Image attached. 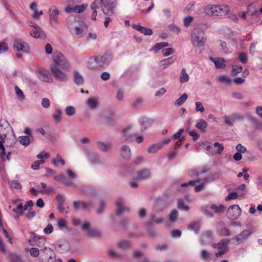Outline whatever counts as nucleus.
<instances>
[{
    "mask_svg": "<svg viewBox=\"0 0 262 262\" xmlns=\"http://www.w3.org/2000/svg\"><path fill=\"white\" fill-rule=\"evenodd\" d=\"M53 61L54 64L51 66L60 67L63 70L69 69V63L67 58L60 52H55L53 55Z\"/></svg>",
    "mask_w": 262,
    "mask_h": 262,
    "instance_id": "f03ea898",
    "label": "nucleus"
},
{
    "mask_svg": "<svg viewBox=\"0 0 262 262\" xmlns=\"http://www.w3.org/2000/svg\"><path fill=\"white\" fill-rule=\"evenodd\" d=\"M13 48L18 52L28 53L29 47L28 44L21 39H16L14 40Z\"/></svg>",
    "mask_w": 262,
    "mask_h": 262,
    "instance_id": "9d476101",
    "label": "nucleus"
},
{
    "mask_svg": "<svg viewBox=\"0 0 262 262\" xmlns=\"http://www.w3.org/2000/svg\"><path fill=\"white\" fill-rule=\"evenodd\" d=\"M246 117L250 121H251L253 124L255 125L259 124V122L258 121V120L255 117H254L251 113H247Z\"/></svg>",
    "mask_w": 262,
    "mask_h": 262,
    "instance_id": "8fccbe9b",
    "label": "nucleus"
},
{
    "mask_svg": "<svg viewBox=\"0 0 262 262\" xmlns=\"http://www.w3.org/2000/svg\"><path fill=\"white\" fill-rule=\"evenodd\" d=\"M91 161L95 164H98L101 163V159L97 154H93L90 157Z\"/></svg>",
    "mask_w": 262,
    "mask_h": 262,
    "instance_id": "de8ad7c7",
    "label": "nucleus"
},
{
    "mask_svg": "<svg viewBox=\"0 0 262 262\" xmlns=\"http://www.w3.org/2000/svg\"><path fill=\"white\" fill-rule=\"evenodd\" d=\"M54 179L56 181L62 182L66 186H70L72 185V183L67 179L66 176L63 174L55 176Z\"/></svg>",
    "mask_w": 262,
    "mask_h": 262,
    "instance_id": "c756f323",
    "label": "nucleus"
},
{
    "mask_svg": "<svg viewBox=\"0 0 262 262\" xmlns=\"http://www.w3.org/2000/svg\"><path fill=\"white\" fill-rule=\"evenodd\" d=\"M212 238V233L210 231H207L204 232L202 236L201 243L203 245L209 244Z\"/></svg>",
    "mask_w": 262,
    "mask_h": 262,
    "instance_id": "5701e85b",
    "label": "nucleus"
},
{
    "mask_svg": "<svg viewBox=\"0 0 262 262\" xmlns=\"http://www.w3.org/2000/svg\"><path fill=\"white\" fill-rule=\"evenodd\" d=\"M117 4V0L104 3L101 6V10L106 16L111 17L115 14L114 8Z\"/></svg>",
    "mask_w": 262,
    "mask_h": 262,
    "instance_id": "423d86ee",
    "label": "nucleus"
},
{
    "mask_svg": "<svg viewBox=\"0 0 262 262\" xmlns=\"http://www.w3.org/2000/svg\"><path fill=\"white\" fill-rule=\"evenodd\" d=\"M56 200L57 202V209L61 212H63L64 210V199L63 196L58 194L56 196Z\"/></svg>",
    "mask_w": 262,
    "mask_h": 262,
    "instance_id": "b1692460",
    "label": "nucleus"
},
{
    "mask_svg": "<svg viewBox=\"0 0 262 262\" xmlns=\"http://www.w3.org/2000/svg\"><path fill=\"white\" fill-rule=\"evenodd\" d=\"M132 27L145 35H151L152 34V31L151 29L142 27L139 25L133 24Z\"/></svg>",
    "mask_w": 262,
    "mask_h": 262,
    "instance_id": "aec40b11",
    "label": "nucleus"
},
{
    "mask_svg": "<svg viewBox=\"0 0 262 262\" xmlns=\"http://www.w3.org/2000/svg\"><path fill=\"white\" fill-rule=\"evenodd\" d=\"M252 233V231L250 230L245 229L233 237L232 240L235 241L236 244L238 245L245 241Z\"/></svg>",
    "mask_w": 262,
    "mask_h": 262,
    "instance_id": "4468645a",
    "label": "nucleus"
},
{
    "mask_svg": "<svg viewBox=\"0 0 262 262\" xmlns=\"http://www.w3.org/2000/svg\"><path fill=\"white\" fill-rule=\"evenodd\" d=\"M151 173L147 168L139 170L136 172V179L140 181H145L150 178Z\"/></svg>",
    "mask_w": 262,
    "mask_h": 262,
    "instance_id": "dca6fc26",
    "label": "nucleus"
},
{
    "mask_svg": "<svg viewBox=\"0 0 262 262\" xmlns=\"http://www.w3.org/2000/svg\"><path fill=\"white\" fill-rule=\"evenodd\" d=\"M99 203L100 206L97 209L96 212L98 214H101L104 211V208L105 207V203L103 200H100Z\"/></svg>",
    "mask_w": 262,
    "mask_h": 262,
    "instance_id": "680f3d73",
    "label": "nucleus"
},
{
    "mask_svg": "<svg viewBox=\"0 0 262 262\" xmlns=\"http://www.w3.org/2000/svg\"><path fill=\"white\" fill-rule=\"evenodd\" d=\"M195 110L196 112H200L203 113L205 111L204 107L203 106L202 103L199 101L196 102L195 103Z\"/></svg>",
    "mask_w": 262,
    "mask_h": 262,
    "instance_id": "052dcab7",
    "label": "nucleus"
},
{
    "mask_svg": "<svg viewBox=\"0 0 262 262\" xmlns=\"http://www.w3.org/2000/svg\"><path fill=\"white\" fill-rule=\"evenodd\" d=\"M201 211L203 213L208 217H212L213 216V213L209 211L207 206H202L201 208Z\"/></svg>",
    "mask_w": 262,
    "mask_h": 262,
    "instance_id": "864d4df0",
    "label": "nucleus"
},
{
    "mask_svg": "<svg viewBox=\"0 0 262 262\" xmlns=\"http://www.w3.org/2000/svg\"><path fill=\"white\" fill-rule=\"evenodd\" d=\"M11 262H24L21 258L16 254H11L10 257Z\"/></svg>",
    "mask_w": 262,
    "mask_h": 262,
    "instance_id": "774afa93",
    "label": "nucleus"
},
{
    "mask_svg": "<svg viewBox=\"0 0 262 262\" xmlns=\"http://www.w3.org/2000/svg\"><path fill=\"white\" fill-rule=\"evenodd\" d=\"M62 111L59 108L56 110V113L53 115V119L56 123H59L61 120Z\"/></svg>",
    "mask_w": 262,
    "mask_h": 262,
    "instance_id": "a18cd8bd",
    "label": "nucleus"
},
{
    "mask_svg": "<svg viewBox=\"0 0 262 262\" xmlns=\"http://www.w3.org/2000/svg\"><path fill=\"white\" fill-rule=\"evenodd\" d=\"M116 205L117 207L116 214L117 216L122 217L124 212L129 213L130 210L128 207L124 206L122 199L119 198L116 202Z\"/></svg>",
    "mask_w": 262,
    "mask_h": 262,
    "instance_id": "f8f14e48",
    "label": "nucleus"
},
{
    "mask_svg": "<svg viewBox=\"0 0 262 262\" xmlns=\"http://www.w3.org/2000/svg\"><path fill=\"white\" fill-rule=\"evenodd\" d=\"M73 79L74 82L77 85H82L84 83V78L83 76L78 71H75L74 72Z\"/></svg>",
    "mask_w": 262,
    "mask_h": 262,
    "instance_id": "a878e982",
    "label": "nucleus"
},
{
    "mask_svg": "<svg viewBox=\"0 0 262 262\" xmlns=\"http://www.w3.org/2000/svg\"><path fill=\"white\" fill-rule=\"evenodd\" d=\"M87 7L86 5H76L73 7V11L77 13L83 12Z\"/></svg>",
    "mask_w": 262,
    "mask_h": 262,
    "instance_id": "c03bdc74",
    "label": "nucleus"
},
{
    "mask_svg": "<svg viewBox=\"0 0 262 262\" xmlns=\"http://www.w3.org/2000/svg\"><path fill=\"white\" fill-rule=\"evenodd\" d=\"M98 102L95 98H89L87 100V104L91 108H95L97 105Z\"/></svg>",
    "mask_w": 262,
    "mask_h": 262,
    "instance_id": "3c124183",
    "label": "nucleus"
},
{
    "mask_svg": "<svg viewBox=\"0 0 262 262\" xmlns=\"http://www.w3.org/2000/svg\"><path fill=\"white\" fill-rule=\"evenodd\" d=\"M88 67L93 70H99L96 56L90 58L88 62Z\"/></svg>",
    "mask_w": 262,
    "mask_h": 262,
    "instance_id": "4be33fe9",
    "label": "nucleus"
},
{
    "mask_svg": "<svg viewBox=\"0 0 262 262\" xmlns=\"http://www.w3.org/2000/svg\"><path fill=\"white\" fill-rule=\"evenodd\" d=\"M178 206V208L182 210L188 211L189 209V206L185 204L184 201L182 199H179Z\"/></svg>",
    "mask_w": 262,
    "mask_h": 262,
    "instance_id": "49530a36",
    "label": "nucleus"
},
{
    "mask_svg": "<svg viewBox=\"0 0 262 262\" xmlns=\"http://www.w3.org/2000/svg\"><path fill=\"white\" fill-rule=\"evenodd\" d=\"M88 235L91 236H97L100 235V232L93 228H90L87 232Z\"/></svg>",
    "mask_w": 262,
    "mask_h": 262,
    "instance_id": "69168bd1",
    "label": "nucleus"
},
{
    "mask_svg": "<svg viewBox=\"0 0 262 262\" xmlns=\"http://www.w3.org/2000/svg\"><path fill=\"white\" fill-rule=\"evenodd\" d=\"M122 138L125 141L131 142L133 139V135L131 134L128 130L124 129L122 132Z\"/></svg>",
    "mask_w": 262,
    "mask_h": 262,
    "instance_id": "c9c22d12",
    "label": "nucleus"
},
{
    "mask_svg": "<svg viewBox=\"0 0 262 262\" xmlns=\"http://www.w3.org/2000/svg\"><path fill=\"white\" fill-rule=\"evenodd\" d=\"M210 209H212L215 213L221 214L225 211L226 208L225 206L223 205L217 206L215 204H213L211 205Z\"/></svg>",
    "mask_w": 262,
    "mask_h": 262,
    "instance_id": "f704fd0d",
    "label": "nucleus"
},
{
    "mask_svg": "<svg viewBox=\"0 0 262 262\" xmlns=\"http://www.w3.org/2000/svg\"><path fill=\"white\" fill-rule=\"evenodd\" d=\"M188 95L186 93H184L180 97L177 99L174 104L175 106H179L182 105L187 100Z\"/></svg>",
    "mask_w": 262,
    "mask_h": 262,
    "instance_id": "58836bf2",
    "label": "nucleus"
},
{
    "mask_svg": "<svg viewBox=\"0 0 262 262\" xmlns=\"http://www.w3.org/2000/svg\"><path fill=\"white\" fill-rule=\"evenodd\" d=\"M33 13L31 17L35 20H39L40 16L43 14V12L42 11H38L37 10L33 11Z\"/></svg>",
    "mask_w": 262,
    "mask_h": 262,
    "instance_id": "0e129e2a",
    "label": "nucleus"
},
{
    "mask_svg": "<svg viewBox=\"0 0 262 262\" xmlns=\"http://www.w3.org/2000/svg\"><path fill=\"white\" fill-rule=\"evenodd\" d=\"M242 210L237 204L231 205L227 212V217L231 220L237 219L241 214Z\"/></svg>",
    "mask_w": 262,
    "mask_h": 262,
    "instance_id": "0eeeda50",
    "label": "nucleus"
},
{
    "mask_svg": "<svg viewBox=\"0 0 262 262\" xmlns=\"http://www.w3.org/2000/svg\"><path fill=\"white\" fill-rule=\"evenodd\" d=\"M225 59L223 58H217L214 61V65L216 69H224L226 67Z\"/></svg>",
    "mask_w": 262,
    "mask_h": 262,
    "instance_id": "4c0bfd02",
    "label": "nucleus"
},
{
    "mask_svg": "<svg viewBox=\"0 0 262 262\" xmlns=\"http://www.w3.org/2000/svg\"><path fill=\"white\" fill-rule=\"evenodd\" d=\"M43 254L41 255L43 262H53L55 259V253L50 248L45 247L43 249Z\"/></svg>",
    "mask_w": 262,
    "mask_h": 262,
    "instance_id": "ddd939ff",
    "label": "nucleus"
},
{
    "mask_svg": "<svg viewBox=\"0 0 262 262\" xmlns=\"http://www.w3.org/2000/svg\"><path fill=\"white\" fill-rule=\"evenodd\" d=\"M121 155L125 159H129L131 156L130 149L129 147L126 145H123L121 147Z\"/></svg>",
    "mask_w": 262,
    "mask_h": 262,
    "instance_id": "393cba45",
    "label": "nucleus"
},
{
    "mask_svg": "<svg viewBox=\"0 0 262 262\" xmlns=\"http://www.w3.org/2000/svg\"><path fill=\"white\" fill-rule=\"evenodd\" d=\"M207 126L208 124L207 122L203 119H199L197 121L195 125V127L200 130H201L202 132H206V129Z\"/></svg>",
    "mask_w": 262,
    "mask_h": 262,
    "instance_id": "bb28decb",
    "label": "nucleus"
},
{
    "mask_svg": "<svg viewBox=\"0 0 262 262\" xmlns=\"http://www.w3.org/2000/svg\"><path fill=\"white\" fill-rule=\"evenodd\" d=\"M9 130L10 127L8 125L4 127L3 125H0V149L2 150L1 156H2L4 160L5 159V148L4 145H3V140L6 138ZM4 142H5V141H4Z\"/></svg>",
    "mask_w": 262,
    "mask_h": 262,
    "instance_id": "39448f33",
    "label": "nucleus"
},
{
    "mask_svg": "<svg viewBox=\"0 0 262 262\" xmlns=\"http://www.w3.org/2000/svg\"><path fill=\"white\" fill-rule=\"evenodd\" d=\"M243 70L242 66H233L231 71V75L233 76H236L237 74L242 72Z\"/></svg>",
    "mask_w": 262,
    "mask_h": 262,
    "instance_id": "6e6d98bb",
    "label": "nucleus"
},
{
    "mask_svg": "<svg viewBox=\"0 0 262 262\" xmlns=\"http://www.w3.org/2000/svg\"><path fill=\"white\" fill-rule=\"evenodd\" d=\"M179 212L176 209H173L168 216V220L170 223H174L177 221Z\"/></svg>",
    "mask_w": 262,
    "mask_h": 262,
    "instance_id": "2f4dec72",
    "label": "nucleus"
},
{
    "mask_svg": "<svg viewBox=\"0 0 262 262\" xmlns=\"http://www.w3.org/2000/svg\"><path fill=\"white\" fill-rule=\"evenodd\" d=\"M18 141L21 145L26 146H28L30 144V139L28 136L19 137Z\"/></svg>",
    "mask_w": 262,
    "mask_h": 262,
    "instance_id": "ea45409f",
    "label": "nucleus"
},
{
    "mask_svg": "<svg viewBox=\"0 0 262 262\" xmlns=\"http://www.w3.org/2000/svg\"><path fill=\"white\" fill-rule=\"evenodd\" d=\"M86 27H85V28ZM84 27L80 25L79 26L75 27L74 29L75 35L77 37H81L83 36L85 33L86 31L84 29Z\"/></svg>",
    "mask_w": 262,
    "mask_h": 262,
    "instance_id": "cd10ccee",
    "label": "nucleus"
},
{
    "mask_svg": "<svg viewBox=\"0 0 262 262\" xmlns=\"http://www.w3.org/2000/svg\"><path fill=\"white\" fill-rule=\"evenodd\" d=\"M133 257L134 258H139V262H149L146 256H144L142 253L140 251H137L134 252L133 254Z\"/></svg>",
    "mask_w": 262,
    "mask_h": 262,
    "instance_id": "e433bc0d",
    "label": "nucleus"
},
{
    "mask_svg": "<svg viewBox=\"0 0 262 262\" xmlns=\"http://www.w3.org/2000/svg\"><path fill=\"white\" fill-rule=\"evenodd\" d=\"M31 36L35 38H45L46 37V32L40 28H35L30 32Z\"/></svg>",
    "mask_w": 262,
    "mask_h": 262,
    "instance_id": "6ab92c4d",
    "label": "nucleus"
},
{
    "mask_svg": "<svg viewBox=\"0 0 262 262\" xmlns=\"http://www.w3.org/2000/svg\"><path fill=\"white\" fill-rule=\"evenodd\" d=\"M174 61V59L172 57H169L168 58L164 59L160 62L159 66L162 69H165L167 66L172 63Z\"/></svg>",
    "mask_w": 262,
    "mask_h": 262,
    "instance_id": "473e14b6",
    "label": "nucleus"
},
{
    "mask_svg": "<svg viewBox=\"0 0 262 262\" xmlns=\"http://www.w3.org/2000/svg\"><path fill=\"white\" fill-rule=\"evenodd\" d=\"M15 91L18 98L20 100H24L25 98L24 94L18 86L16 85L15 86Z\"/></svg>",
    "mask_w": 262,
    "mask_h": 262,
    "instance_id": "603ef678",
    "label": "nucleus"
},
{
    "mask_svg": "<svg viewBox=\"0 0 262 262\" xmlns=\"http://www.w3.org/2000/svg\"><path fill=\"white\" fill-rule=\"evenodd\" d=\"M191 38L193 43L199 47L203 46L206 41L203 36V33L198 29H195L192 31Z\"/></svg>",
    "mask_w": 262,
    "mask_h": 262,
    "instance_id": "7ed1b4c3",
    "label": "nucleus"
},
{
    "mask_svg": "<svg viewBox=\"0 0 262 262\" xmlns=\"http://www.w3.org/2000/svg\"><path fill=\"white\" fill-rule=\"evenodd\" d=\"M230 239L228 238H223L220 242L217 244H214L212 245L214 249H219L220 250H226L228 251V245L229 244Z\"/></svg>",
    "mask_w": 262,
    "mask_h": 262,
    "instance_id": "a211bd4d",
    "label": "nucleus"
},
{
    "mask_svg": "<svg viewBox=\"0 0 262 262\" xmlns=\"http://www.w3.org/2000/svg\"><path fill=\"white\" fill-rule=\"evenodd\" d=\"M97 147L100 151L108 152L111 149V145L109 142L98 141L96 142Z\"/></svg>",
    "mask_w": 262,
    "mask_h": 262,
    "instance_id": "412c9836",
    "label": "nucleus"
},
{
    "mask_svg": "<svg viewBox=\"0 0 262 262\" xmlns=\"http://www.w3.org/2000/svg\"><path fill=\"white\" fill-rule=\"evenodd\" d=\"M59 11L57 8L53 6L49 9V24L55 27L59 24L58 16Z\"/></svg>",
    "mask_w": 262,
    "mask_h": 262,
    "instance_id": "20e7f679",
    "label": "nucleus"
},
{
    "mask_svg": "<svg viewBox=\"0 0 262 262\" xmlns=\"http://www.w3.org/2000/svg\"><path fill=\"white\" fill-rule=\"evenodd\" d=\"M99 69L105 68L108 66L112 59L111 54L106 53L102 56H96Z\"/></svg>",
    "mask_w": 262,
    "mask_h": 262,
    "instance_id": "1a4fd4ad",
    "label": "nucleus"
},
{
    "mask_svg": "<svg viewBox=\"0 0 262 262\" xmlns=\"http://www.w3.org/2000/svg\"><path fill=\"white\" fill-rule=\"evenodd\" d=\"M81 207L84 211H90V209L94 207L92 202H85L84 201L77 200L73 202V208L75 212H78Z\"/></svg>",
    "mask_w": 262,
    "mask_h": 262,
    "instance_id": "6e6552de",
    "label": "nucleus"
},
{
    "mask_svg": "<svg viewBox=\"0 0 262 262\" xmlns=\"http://www.w3.org/2000/svg\"><path fill=\"white\" fill-rule=\"evenodd\" d=\"M244 119V116L238 113H233L231 115V119L232 121L243 120Z\"/></svg>",
    "mask_w": 262,
    "mask_h": 262,
    "instance_id": "13d9d810",
    "label": "nucleus"
},
{
    "mask_svg": "<svg viewBox=\"0 0 262 262\" xmlns=\"http://www.w3.org/2000/svg\"><path fill=\"white\" fill-rule=\"evenodd\" d=\"M212 254L206 249H203L201 251V258L204 261L210 260L212 259Z\"/></svg>",
    "mask_w": 262,
    "mask_h": 262,
    "instance_id": "7c9ffc66",
    "label": "nucleus"
},
{
    "mask_svg": "<svg viewBox=\"0 0 262 262\" xmlns=\"http://www.w3.org/2000/svg\"><path fill=\"white\" fill-rule=\"evenodd\" d=\"M51 71L54 78L60 81H66L68 79L67 74L59 70L56 66H51Z\"/></svg>",
    "mask_w": 262,
    "mask_h": 262,
    "instance_id": "9b49d317",
    "label": "nucleus"
},
{
    "mask_svg": "<svg viewBox=\"0 0 262 262\" xmlns=\"http://www.w3.org/2000/svg\"><path fill=\"white\" fill-rule=\"evenodd\" d=\"M129 246V243L128 241H125L120 242L118 244V247L122 249H126Z\"/></svg>",
    "mask_w": 262,
    "mask_h": 262,
    "instance_id": "338daca9",
    "label": "nucleus"
},
{
    "mask_svg": "<svg viewBox=\"0 0 262 262\" xmlns=\"http://www.w3.org/2000/svg\"><path fill=\"white\" fill-rule=\"evenodd\" d=\"M103 0H95L91 5V8L93 10H96L102 4Z\"/></svg>",
    "mask_w": 262,
    "mask_h": 262,
    "instance_id": "09e8293b",
    "label": "nucleus"
},
{
    "mask_svg": "<svg viewBox=\"0 0 262 262\" xmlns=\"http://www.w3.org/2000/svg\"><path fill=\"white\" fill-rule=\"evenodd\" d=\"M162 148V146H160V144H154L149 146L147 148L148 152L149 154H155L156 153L158 150Z\"/></svg>",
    "mask_w": 262,
    "mask_h": 262,
    "instance_id": "79ce46f5",
    "label": "nucleus"
},
{
    "mask_svg": "<svg viewBox=\"0 0 262 262\" xmlns=\"http://www.w3.org/2000/svg\"><path fill=\"white\" fill-rule=\"evenodd\" d=\"M188 229L193 230L195 233H198L201 229V225L200 221L195 222L188 226Z\"/></svg>",
    "mask_w": 262,
    "mask_h": 262,
    "instance_id": "72a5a7b5",
    "label": "nucleus"
},
{
    "mask_svg": "<svg viewBox=\"0 0 262 262\" xmlns=\"http://www.w3.org/2000/svg\"><path fill=\"white\" fill-rule=\"evenodd\" d=\"M238 59L239 61L243 64H245L247 62L248 58L247 55L244 53H240L238 56Z\"/></svg>",
    "mask_w": 262,
    "mask_h": 262,
    "instance_id": "e2e57ef3",
    "label": "nucleus"
},
{
    "mask_svg": "<svg viewBox=\"0 0 262 262\" xmlns=\"http://www.w3.org/2000/svg\"><path fill=\"white\" fill-rule=\"evenodd\" d=\"M149 220L153 221L157 224H159L164 222V219L163 217H157L154 213H151L149 217Z\"/></svg>",
    "mask_w": 262,
    "mask_h": 262,
    "instance_id": "a19ab883",
    "label": "nucleus"
},
{
    "mask_svg": "<svg viewBox=\"0 0 262 262\" xmlns=\"http://www.w3.org/2000/svg\"><path fill=\"white\" fill-rule=\"evenodd\" d=\"M37 77L42 81L46 82H52L53 78L48 75L44 69H38L36 70Z\"/></svg>",
    "mask_w": 262,
    "mask_h": 262,
    "instance_id": "f3484780",
    "label": "nucleus"
},
{
    "mask_svg": "<svg viewBox=\"0 0 262 262\" xmlns=\"http://www.w3.org/2000/svg\"><path fill=\"white\" fill-rule=\"evenodd\" d=\"M169 44L167 42H161L158 43H156L150 49V51H154L155 52H157L159 50L162 49L164 47H168Z\"/></svg>",
    "mask_w": 262,
    "mask_h": 262,
    "instance_id": "c85d7f7f",
    "label": "nucleus"
},
{
    "mask_svg": "<svg viewBox=\"0 0 262 262\" xmlns=\"http://www.w3.org/2000/svg\"><path fill=\"white\" fill-rule=\"evenodd\" d=\"M216 231L222 236H229L231 235L229 229L226 227L225 223L222 221L217 223Z\"/></svg>",
    "mask_w": 262,
    "mask_h": 262,
    "instance_id": "2eb2a0df",
    "label": "nucleus"
},
{
    "mask_svg": "<svg viewBox=\"0 0 262 262\" xmlns=\"http://www.w3.org/2000/svg\"><path fill=\"white\" fill-rule=\"evenodd\" d=\"M10 186L12 188L14 189H21L22 186L20 183L16 180H12L10 182Z\"/></svg>",
    "mask_w": 262,
    "mask_h": 262,
    "instance_id": "5fc2aeb1",
    "label": "nucleus"
},
{
    "mask_svg": "<svg viewBox=\"0 0 262 262\" xmlns=\"http://www.w3.org/2000/svg\"><path fill=\"white\" fill-rule=\"evenodd\" d=\"M66 114L69 116H72L75 114V109L74 106H69L65 110Z\"/></svg>",
    "mask_w": 262,
    "mask_h": 262,
    "instance_id": "4d7b16f0",
    "label": "nucleus"
},
{
    "mask_svg": "<svg viewBox=\"0 0 262 262\" xmlns=\"http://www.w3.org/2000/svg\"><path fill=\"white\" fill-rule=\"evenodd\" d=\"M218 79L220 82H225L227 84H229L231 82V79L225 75H220L218 77Z\"/></svg>",
    "mask_w": 262,
    "mask_h": 262,
    "instance_id": "bf43d9fd",
    "label": "nucleus"
},
{
    "mask_svg": "<svg viewBox=\"0 0 262 262\" xmlns=\"http://www.w3.org/2000/svg\"><path fill=\"white\" fill-rule=\"evenodd\" d=\"M230 11L229 7L224 5H208L205 7L204 12L209 16H218L225 15Z\"/></svg>",
    "mask_w": 262,
    "mask_h": 262,
    "instance_id": "f257e3e1",
    "label": "nucleus"
},
{
    "mask_svg": "<svg viewBox=\"0 0 262 262\" xmlns=\"http://www.w3.org/2000/svg\"><path fill=\"white\" fill-rule=\"evenodd\" d=\"M189 76L186 73V71L185 69H183L181 71V74L180 78V81L181 83L187 82L189 80Z\"/></svg>",
    "mask_w": 262,
    "mask_h": 262,
    "instance_id": "37998d69",
    "label": "nucleus"
}]
</instances>
